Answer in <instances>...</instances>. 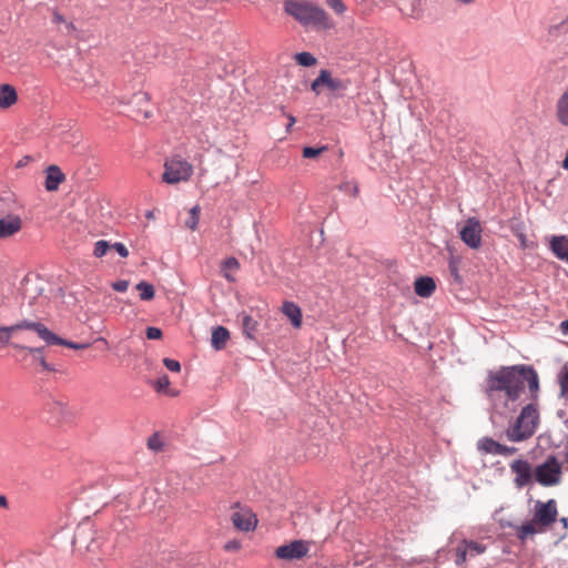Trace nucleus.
Masks as SVG:
<instances>
[{
	"instance_id": "obj_46",
	"label": "nucleus",
	"mask_w": 568,
	"mask_h": 568,
	"mask_svg": "<svg viewBox=\"0 0 568 568\" xmlns=\"http://www.w3.org/2000/svg\"><path fill=\"white\" fill-rule=\"evenodd\" d=\"M39 361V364L40 366L42 367L43 371H48V372H52L53 371V367H51V365H49L45 361V358L43 356H40L38 358Z\"/></svg>"
},
{
	"instance_id": "obj_16",
	"label": "nucleus",
	"mask_w": 568,
	"mask_h": 568,
	"mask_svg": "<svg viewBox=\"0 0 568 568\" xmlns=\"http://www.w3.org/2000/svg\"><path fill=\"white\" fill-rule=\"evenodd\" d=\"M282 313L290 320L294 328H301L303 323L301 307L291 301H285L281 307Z\"/></svg>"
},
{
	"instance_id": "obj_17",
	"label": "nucleus",
	"mask_w": 568,
	"mask_h": 568,
	"mask_svg": "<svg viewBox=\"0 0 568 568\" xmlns=\"http://www.w3.org/2000/svg\"><path fill=\"white\" fill-rule=\"evenodd\" d=\"M550 248L557 258L568 263V236H554L550 241Z\"/></svg>"
},
{
	"instance_id": "obj_5",
	"label": "nucleus",
	"mask_w": 568,
	"mask_h": 568,
	"mask_svg": "<svg viewBox=\"0 0 568 568\" xmlns=\"http://www.w3.org/2000/svg\"><path fill=\"white\" fill-rule=\"evenodd\" d=\"M538 409L536 405L528 404L523 407L514 425L507 430V436L513 442H520L534 435L538 424Z\"/></svg>"
},
{
	"instance_id": "obj_4",
	"label": "nucleus",
	"mask_w": 568,
	"mask_h": 568,
	"mask_svg": "<svg viewBox=\"0 0 568 568\" xmlns=\"http://www.w3.org/2000/svg\"><path fill=\"white\" fill-rule=\"evenodd\" d=\"M6 202L8 210H1L0 214V239H6L18 233L22 227V220L20 217L21 205L12 193H6L0 196V204Z\"/></svg>"
},
{
	"instance_id": "obj_33",
	"label": "nucleus",
	"mask_w": 568,
	"mask_h": 568,
	"mask_svg": "<svg viewBox=\"0 0 568 568\" xmlns=\"http://www.w3.org/2000/svg\"><path fill=\"white\" fill-rule=\"evenodd\" d=\"M448 268H449L452 276H454V278L457 282H460L462 277L459 275V261L455 257H452L448 262Z\"/></svg>"
},
{
	"instance_id": "obj_35",
	"label": "nucleus",
	"mask_w": 568,
	"mask_h": 568,
	"mask_svg": "<svg viewBox=\"0 0 568 568\" xmlns=\"http://www.w3.org/2000/svg\"><path fill=\"white\" fill-rule=\"evenodd\" d=\"M163 364L171 372H174V373H180L181 372V364L176 359H172V358L165 357L163 359Z\"/></svg>"
},
{
	"instance_id": "obj_53",
	"label": "nucleus",
	"mask_w": 568,
	"mask_h": 568,
	"mask_svg": "<svg viewBox=\"0 0 568 568\" xmlns=\"http://www.w3.org/2000/svg\"><path fill=\"white\" fill-rule=\"evenodd\" d=\"M7 498L3 495H0V507H7Z\"/></svg>"
},
{
	"instance_id": "obj_23",
	"label": "nucleus",
	"mask_w": 568,
	"mask_h": 568,
	"mask_svg": "<svg viewBox=\"0 0 568 568\" xmlns=\"http://www.w3.org/2000/svg\"><path fill=\"white\" fill-rule=\"evenodd\" d=\"M257 322L248 314L246 313H243L242 314V327H243V333L248 337V338H254L255 337V333L257 331Z\"/></svg>"
},
{
	"instance_id": "obj_57",
	"label": "nucleus",
	"mask_w": 568,
	"mask_h": 568,
	"mask_svg": "<svg viewBox=\"0 0 568 568\" xmlns=\"http://www.w3.org/2000/svg\"><path fill=\"white\" fill-rule=\"evenodd\" d=\"M22 164H24V161L19 162L18 166H21Z\"/></svg>"
},
{
	"instance_id": "obj_39",
	"label": "nucleus",
	"mask_w": 568,
	"mask_h": 568,
	"mask_svg": "<svg viewBox=\"0 0 568 568\" xmlns=\"http://www.w3.org/2000/svg\"><path fill=\"white\" fill-rule=\"evenodd\" d=\"M111 247L114 248L121 257H128L129 251L123 243L116 242L111 245Z\"/></svg>"
},
{
	"instance_id": "obj_8",
	"label": "nucleus",
	"mask_w": 568,
	"mask_h": 568,
	"mask_svg": "<svg viewBox=\"0 0 568 568\" xmlns=\"http://www.w3.org/2000/svg\"><path fill=\"white\" fill-rule=\"evenodd\" d=\"M487 550V546L483 542L462 539L455 548V565L464 566L468 559L475 558Z\"/></svg>"
},
{
	"instance_id": "obj_19",
	"label": "nucleus",
	"mask_w": 568,
	"mask_h": 568,
	"mask_svg": "<svg viewBox=\"0 0 568 568\" xmlns=\"http://www.w3.org/2000/svg\"><path fill=\"white\" fill-rule=\"evenodd\" d=\"M414 288L418 296L429 297L436 290V283L429 276H422L415 281Z\"/></svg>"
},
{
	"instance_id": "obj_30",
	"label": "nucleus",
	"mask_w": 568,
	"mask_h": 568,
	"mask_svg": "<svg viewBox=\"0 0 568 568\" xmlns=\"http://www.w3.org/2000/svg\"><path fill=\"white\" fill-rule=\"evenodd\" d=\"M111 248V245L108 241L100 240L94 244L93 255L95 257H102L106 254V252Z\"/></svg>"
},
{
	"instance_id": "obj_42",
	"label": "nucleus",
	"mask_w": 568,
	"mask_h": 568,
	"mask_svg": "<svg viewBox=\"0 0 568 568\" xmlns=\"http://www.w3.org/2000/svg\"><path fill=\"white\" fill-rule=\"evenodd\" d=\"M321 85H324V80H321V73H320L318 77L312 82L311 89L316 94H320L321 93V91H320V87Z\"/></svg>"
},
{
	"instance_id": "obj_6",
	"label": "nucleus",
	"mask_w": 568,
	"mask_h": 568,
	"mask_svg": "<svg viewBox=\"0 0 568 568\" xmlns=\"http://www.w3.org/2000/svg\"><path fill=\"white\" fill-rule=\"evenodd\" d=\"M161 181L169 185L187 182L193 175V165L181 155L165 159Z\"/></svg>"
},
{
	"instance_id": "obj_11",
	"label": "nucleus",
	"mask_w": 568,
	"mask_h": 568,
	"mask_svg": "<svg viewBox=\"0 0 568 568\" xmlns=\"http://www.w3.org/2000/svg\"><path fill=\"white\" fill-rule=\"evenodd\" d=\"M232 523L237 530L252 531L256 528L257 519L248 508H240L231 516Z\"/></svg>"
},
{
	"instance_id": "obj_12",
	"label": "nucleus",
	"mask_w": 568,
	"mask_h": 568,
	"mask_svg": "<svg viewBox=\"0 0 568 568\" xmlns=\"http://www.w3.org/2000/svg\"><path fill=\"white\" fill-rule=\"evenodd\" d=\"M22 329L33 331L38 334L39 322L23 320L10 326H0V343L3 345L10 344L11 335Z\"/></svg>"
},
{
	"instance_id": "obj_25",
	"label": "nucleus",
	"mask_w": 568,
	"mask_h": 568,
	"mask_svg": "<svg viewBox=\"0 0 568 568\" xmlns=\"http://www.w3.org/2000/svg\"><path fill=\"white\" fill-rule=\"evenodd\" d=\"M135 288L140 292V298L142 301H151L154 298L155 290L149 282L141 281L135 285Z\"/></svg>"
},
{
	"instance_id": "obj_36",
	"label": "nucleus",
	"mask_w": 568,
	"mask_h": 568,
	"mask_svg": "<svg viewBox=\"0 0 568 568\" xmlns=\"http://www.w3.org/2000/svg\"><path fill=\"white\" fill-rule=\"evenodd\" d=\"M145 334L149 339H159L162 337V331L153 326L148 327Z\"/></svg>"
},
{
	"instance_id": "obj_15",
	"label": "nucleus",
	"mask_w": 568,
	"mask_h": 568,
	"mask_svg": "<svg viewBox=\"0 0 568 568\" xmlns=\"http://www.w3.org/2000/svg\"><path fill=\"white\" fill-rule=\"evenodd\" d=\"M65 180L64 173L58 165H50L45 170V190L54 192L59 189L60 184Z\"/></svg>"
},
{
	"instance_id": "obj_40",
	"label": "nucleus",
	"mask_w": 568,
	"mask_h": 568,
	"mask_svg": "<svg viewBox=\"0 0 568 568\" xmlns=\"http://www.w3.org/2000/svg\"><path fill=\"white\" fill-rule=\"evenodd\" d=\"M129 287V282L121 280L118 282L112 283V288L116 292H125Z\"/></svg>"
},
{
	"instance_id": "obj_28",
	"label": "nucleus",
	"mask_w": 568,
	"mask_h": 568,
	"mask_svg": "<svg viewBox=\"0 0 568 568\" xmlns=\"http://www.w3.org/2000/svg\"><path fill=\"white\" fill-rule=\"evenodd\" d=\"M295 61L302 67H313L316 64V58L310 52L297 53Z\"/></svg>"
},
{
	"instance_id": "obj_44",
	"label": "nucleus",
	"mask_w": 568,
	"mask_h": 568,
	"mask_svg": "<svg viewBox=\"0 0 568 568\" xmlns=\"http://www.w3.org/2000/svg\"><path fill=\"white\" fill-rule=\"evenodd\" d=\"M516 236H517V239H518V241H519V244H520V247H521V248H524V250H525V248L529 247V244H528V240H527L526 234H524L523 232H518V233L516 234Z\"/></svg>"
},
{
	"instance_id": "obj_21",
	"label": "nucleus",
	"mask_w": 568,
	"mask_h": 568,
	"mask_svg": "<svg viewBox=\"0 0 568 568\" xmlns=\"http://www.w3.org/2000/svg\"><path fill=\"white\" fill-rule=\"evenodd\" d=\"M556 115L559 123L568 126V88L560 95L556 104Z\"/></svg>"
},
{
	"instance_id": "obj_43",
	"label": "nucleus",
	"mask_w": 568,
	"mask_h": 568,
	"mask_svg": "<svg viewBox=\"0 0 568 568\" xmlns=\"http://www.w3.org/2000/svg\"><path fill=\"white\" fill-rule=\"evenodd\" d=\"M282 112H283V114H284V115L287 118V120H288V123H287V125H286V132L288 133V132H291V130H292L293 125L296 123V119H295V116H294V115H292V114H286V113H285V110H284V106H282Z\"/></svg>"
},
{
	"instance_id": "obj_45",
	"label": "nucleus",
	"mask_w": 568,
	"mask_h": 568,
	"mask_svg": "<svg viewBox=\"0 0 568 568\" xmlns=\"http://www.w3.org/2000/svg\"><path fill=\"white\" fill-rule=\"evenodd\" d=\"M241 548V544L237 540H231L225 544L224 549L225 550H239Z\"/></svg>"
},
{
	"instance_id": "obj_9",
	"label": "nucleus",
	"mask_w": 568,
	"mask_h": 568,
	"mask_svg": "<svg viewBox=\"0 0 568 568\" xmlns=\"http://www.w3.org/2000/svg\"><path fill=\"white\" fill-rule=\"evenodd\" d=\"M311 541L296 539L288 544L282 545L275 549V556L282 560H300L310 551Z\"/></svg>"
},
{
	"instance_id": "obj_50",
	"label": "nucleus",
	"mask_w": 568,
	"mask_h": 568,
	"mask_svg": "<svg viewBox=\"0 0 568 568\" xmlns=\"http://www.w3.org/2000/svg\"><path fill=\"white\" fill-rule=\"evenodd\" d=\"M560 331L564 335H568V318L560 323Z\"/></svg>"
},
{
	"instance_id": "obj_37",
	"label": "nucleus",
	"mask_w": 568,
	"mask_h": 568,
	"mask_svg": "<svg viewBox=\"0 0 568 568\" xmlns=\"http://www.w3.org/2000/svg\"><path fill=\"white\" fill-rule=\"evenodd\" d=\"M516 452L517 449L515 447H508L499 443L496 455L510 456L514 455Z\"/></svg>"
},
{
	"instance_id": "obj_18",
	"label": "nucleus",
	"mask_w": 568,
	"mask_h": 568,
	"mask_svg": "<svg viewBox=\"0 0 568 568\" xmlns=\"http://www.w3.org/2000/svg\"><path fill=\"white\" fill-rule=\"evenodd\" d=\"M18 101V93L11 84H0V108L9 109Z\"/></svg>"
},
{
	"instance_id": "obj_32",
	"label": "nucleus",
	"mask_w": 568,
	"mask_h": 568,
	"mask_svg": "<svg viewBox=\"0 0 568 568\" xmlns=\"http://www.w3.org/2000/svg\"><path fill=\"white\" fill-rule=\"evenodd\" d=\"M327 150V146H321V148H312V146H305L303 149V156L305 159H313L323 153Z\"/></svg>"
},
{
	"instance_id": "obj_52",
	"label": "nucleus",
	"mask_w": 568,
	"mask_h": 568,
	"mask_svg": "<svg viewBox=\"0 0 568 568\" xmlns=\"http://www.w3.org/2000/svg\"><path fill=\"white\" fill-rule=\"evenodd\" d=\"M135 99H138L139 101H145V102H149V95L148 93H141V94H138V95H134Z\"/></svg>"
},
{
	"instance_id": "obj_55",
	"label": "nucleus",
	"mask_w": 568,
	"mask_h": 568,
	"mask_svg": "<svg viewBox=\"0 0 568 568\" xmlns=\"http://www.w3.org/2000/svg\"><path fill=\"white\" fill-rule=\"evenodd\" d=\"M0 209L8 210V204L6 202H3L2 204H0Z\"/></svg>"
},
{
	"instance_id": "obj_2",
	"label": "nucleus",
	"mask_w": 568,
	"mask_h": 568,
	"mask_svg": "<svg viewBox=\"0 0 568 568\" xmlns=\"http://www.w3.org/2000/svg\"><path fill=\"white\" fill-rule=\"evenodd\" d=\"M283 9L304 28L331 30L335 26L328 13L311 0H285Z\"/></svg>"
},
{
	"instance_id": "obj_47",
	"label": "nucleus",
	"mask_w": 568,
	"mask_h": 568,
	"mask_svg": "<svg viewBox=\"0 0 568 568\" xmlns=\"http://www.w3.org/2000/svg\"><path fill=\"white\" fill-rule=\"evenodd\" d=\"M134 116L136 119H149L151 116V112L148 110H139L135 112Z\"/></svg>"
},
{
	"instance_id": "obj_26",
	"label": "nucleus",
	"mask_w": 568,
	"mask_h": 568,
	"mask_svg": "<svg viewBox=\"0 0 568 568\" xmlns=\"http://www.w3.org/2000/svg\"><path fill=\"white\" fill-rule=\"evenodd\" d=\"M222 268L224 271V277L229 282H234L235 278L231 276L226 271H237L240 268V263L235 257H227L226 260L223 261Z\"/></svg>"
},
{
	"instance_id": "obj_7",
	"label": "nucleus",
	"mask_w": 568,
	"mask_h": 568,
	"mask_svg": "<svg viewBox=\"0 0 568 568\" xmlns=\"http://www.w3.org/2000/svg\"><path fill=\"white\" fill-rule=\"evenodd\" d=\"M535 479L545 487L555 486L561 479V465L555 456H549L545 463L538 465L534 470Z\"/></svg>"
},
{
	"instance_id": "obj_34",
	"label": "nucleus",
	"mask_w": 568,
	"mask_h": 568,
	"mask_svg": "<svg viewBox=\"0 0 568 568\" xmlns=\"http://www.w3.org/2000/svg\"><path fill=\"white\" fill-rule=\"evenodd\" d=\"M148 447L154 452L162 450L163 443L161 442L158 434H153L152 436L149 437Z\"/></svg>"
},
{
	"instance_id": "obj_31",
	"label": "nucleus",
	"mask_w": 568,
	"mask_h": 568,
	"mask_svg": "<svg viewBox=\"0 0 568 568\" xmlns=\"http://www.w3.org/2000/svg\"><path fill=\"white\" fill-rule=\"evenodd\" d=\"M326 4L337 14H344L347 10L342 0H326Z\"/></svg>"
},
{
	"instance_id": "obj_41",
	"label": "nucleus",
	"mask_w": 568,
	"mask_h": 568,
	"mask_svg": "<svg viewBox=\"0 0 568 568\" xmlns=\"http://www.w3.org/2000/svg\"><path fill=\"white\" fill-rule=\"evenodd\" d=\"M11 346L17 349H27L28 352L32 354H39L43 351V347H26L17 343H11Z\"/></svg>"
},
{
	"instance_id": "obj_3",
	"label": "nucleus",
	"mask_w": 568,
	"mask_h": 568,
	"mask_svg": "<svg viewBox=\"0 0 568 568\" xmlns=\"http://www.w3.org/2000/svg\"><path fill=\"white\" fill-rule=\"evenodd\" d=\"M558 517L557 503L555 499L547 501H536L532 518L517 527L516 536L520 541H525L528 536L545 532Z\"/></svg>"
},
{
	"instance_id": "obj_14",
	"label": "nucleus",
	"mask_w": 568,
	"mask_h": 568,
	"mask_svg": "<svg viewBox=\"0 0 568 568\" xmlns=\"http://www.w3.org/2000/svg\"><path fill=\"white\" fill-rule=\"evenodd\" d=\"M38 336L43 339L49 345H63L69 348L80 349L83 348L84 345L77 344L71 341L63 339L51 332L44 324L39 322V332Z\"/></svg>"
},
{
	"instance_id": "obj_29",
	"label": "nucleus",
	"mask_w": 568,
	"mask_h": 568,
	"mask_svg": "<svg viewBox=\"0 0 568 568\" xmlns=\"http://www.w3.org/2000/svg\"><path fill=\"white\" fill-rule=\"evenodd\" d=\"M560 396L568 398V366H565L559 375Z\"/></svg>"
},
{
	"instance_id": "obj_54",
	"label": "nucleus",
	"mask_w": 568,
	"mask_h": 568,
	"mask_svg": "<svg viewBox=\"0 0 568 568\" xmlns=\"http://www.w3.org/2000/svg\"><path fill=\"white\" fill-rule=\"evenodd\" d=\"M358 192H359L358 186H357V185H354V186H353V195H354V196H357Z\"/></svg>"
},
{
	"instance_id": "obj_56",
	"label": "nucleus",
	"mask_w": 568,
	"mask_h": 568,
	"mask_svg": "<svg viewBox=\"0 0 568 568\" xmlns=\"http://www.w3.org/2000/svg\"><path fill=\"white\" fill-rule=\"evenodd\" d=\"M22 164H24V161L19 162L18 166H21Z\"/></svg>"
},
{
	"instance_id": "obj_20",
	"label": "nucleus",
	"mask_w": 568,
	"mask_h": 568,
	"mask_svg": "<svg viewBox=\"0 0 568 568\" xmlns=\"http://www.w3.org/2000/svg\"><path fill=\"white\" fill-rule=\"evenodd\" d=\"M321 80H324V85L332 92L345 91L348 87V81L333 78L331 71L326 69L321 70Z\"/></svg>"
},
{
	"instance_id": "obj_10",
	"label": "nucleus",
	"mask_w": 568,
	"mask_h": 568,
	"mask_svg": "<svg viewBox=\"0 0 568 568\" xmlns=\"http://www.w3.org/2000/svg\"><path fill=\"white\" fill-rule=\"evenodd\" d=\"M481 225L476 217H469L459 231L462 241L470 248L477 250L481 245Z\"/></svg>"
},
{
	"instance_id": "obj_1",
	"label": "nucleus",
	"mask_w": 568,
	"mask_h": 568,
	"mask_svg": "<svg viewBox=\"0 0 568 568\" xmlns=\"http://www.w3.org/2000/svg\"><path fill=\"white\" fill-rule=\"evenodd\" d=\"M526 385L531 395L536 397L539 389V379L532 366H501L497 371H490L488 373L485 392L490 398L503 394L507 400L515 402L520 397Z\"/></svg>"
},
{
	"instance_id": "obj_38",
	"label": "nucleus",
	"mask_w": 568,
	"mask_h": 568,
	"mask_svg": "<svg viewBox=\"0 0 568 568\" xmlns=\"http://www.w3.org/2000/svg\"><path fill=\"white\" fill-rule=\"evenodd\" d=\"M169 385H170L169 377L166 375H163V376L158 378V381L155 383V388H156L158 392H162L165 388H168Z\"/></svg>"
},
{
	"instance_id": "obj_22",
	"label": "nucleus",
	"mask_w": 568,
	"mask_h": 568,
	"mask_svg": "<svg viewBox=\"0 0 568 568\" xmlns=\"http://www.w3.org/2000/svg\"><path fill=\"white\" fill-rule=\"evenodd\" d=\"M230 339V333L224 326H216L212 332L211 343L214 349H223Z\"/></svg>"
},
{
	"instance_id": "obj_24",
	"label": "nucleus",
	"mask_w": 568,
	"mask_h": 568,
	"mask_svg": "<svg viewBox=\"0 0 568 568\" xmlns=\"http://www.w3.org/2000/svg\"><path fill=\"white\" fill-rule=\"evenodd\" d=\"M498 442L490 437H484L477 443V448L483 454H497Z\"/></svg>"
},
{
	"instance_id": "obj_51",
	"label": "nucleus",
	"mask_w": 568,
	"mask_h": 568,
	"mask_svg": "<svg viewBox=\"0 0 568 568\" xmlns=\"http://www.w3.org/2000/svg\"><path fill=\"white\" fill-rule=\"evenodd\" d=\"M560 523L562 524V527L565 529V532L561 536V538H564L567 535V532H568V518L567 517H562L560 519Z\"/></svg>"
},
{
	"instance_id": "obj_27",
	"label": "nucleus",
	"mask_w": 568,
	"mask_h": 568,
	"mask_svg": "<svg viewBox=\"0 0 568 568\" xmlns=\"http://www.w3.org/2000/svg\"><path fill=\"white\" fill-rule=\"evenodd\" d=\"M200 212L201 210L199 205H195L190 210V216L185 221V225L192 231H195L197 229L200 221Z\"/></svg>"
},
{
	"instance_id": "obj_13",
	"label": "nucleus",
	"mask_w": 568,
	"mask_h": 568,
	"mask_svg": "<svg viewBox=\"0 0 568 568\" xmlns=\"http://www.w3.org/2000/svg\"><path fill=\"white\" fill-rule=\"evenodd\" d=\"M511 471L515 476V484L517 487L521 488L528 485L532 479V470L527 460L516 459L510 465Z\"/></svg>"
},
{
	"instance_id": "obj_48",
	"label": "nucleus",
	"mask_w": 568,
	"mask_h": 568,
	"mask_svg": "<svg viewBox=\"0 0 568 568\" xmlns=\"http://www.w3.org/2000/svg\"><path fill=\"white\" fill-rule=\"evenodd\" d=\"M53 22L57 24L63 23L64 22L63 16L60 14L58 11H54L53 12Z\"/></svg>"
},
{
	"instance_id": "obj_49",
	"label": "nucleus",
	"mask_w": 568,
	"mask_h": 568,
	"mask_svg": "<svg viewBox=\"0 0 568 568\" xmlns=\"http://www.w3.org/2000/svg\"><path fill=\"white\" fill-rule=\"evenodd\" d=\"M561 453H562L564 460L567 464V468H568V440L564 444Z\"/></svg>"
}]
</instances>
